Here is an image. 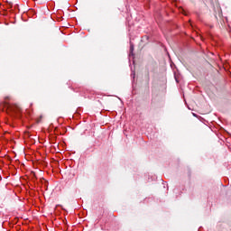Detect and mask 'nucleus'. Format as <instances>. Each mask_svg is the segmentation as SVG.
Returning a JSON list of instances; mask_svg holds the SVG:
<instances>
[{
  "label": "nucleus",
  "instance_id": "nucleus-2",
  "mask_svg": "<svg viewBox=\"0 0 231 231\" xmlns=\"http://www.w3.org/2000/svg\"><path fill=\"white\" fill-rule=\"evenodd\" d=\"M134 45H133V43H130V53H129L130 57L131 55L132 57L134 55Z\"/></svg>",
  "mask_w": 231,
  "mask_h": 231
},
{
  "label": "nucleus",
  "instance_id": "nucleus-1",
  "mask_svg": "<svg viewBox=\"0 0 231 231\" xmlns=\"http://www.w3.org/2000/svg\"><path fill=\"white\" fill-rule=\"evenodd\" d=\"M5 106L6 107L7 111H15V106H12V105L8 104V103H5Z\"/></svg>",
  "mask_w": 231,
  "mask_h": 231
}]
</instances>
